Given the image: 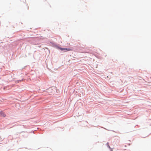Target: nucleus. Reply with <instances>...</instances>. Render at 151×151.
<instances>
[{
    "label": "nucleus",
    "mask_w": 151,
    "mask_h": 151,
    "mask_svg": "<svg viewBox=\"0 0 151 151\" xmlns=\"http://www.w3.org/2000/svg\"><path fill=\"white\" fill-rule=\"evenodd\" d=\"M59 48L62 51H71L72 50L70 48H63L61 47H59Z\"/></svg>",
    "instance_id": "1"
}]
</instances>
